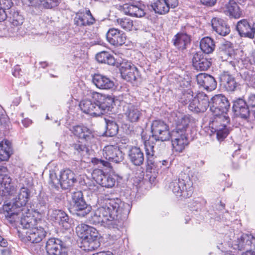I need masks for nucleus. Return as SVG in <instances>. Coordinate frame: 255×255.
<instances>
[{
    "mask_svg": "<svg viewBox=\"0 0 255 255\" xmlns=\"http://www.w3.org/2000/svg\"><path fill=\"white\" fill-rule=\"evenodd\" d=\"M102 204L92 214L90 221L94 224L110 225L112 222L119 220L122 214L128 215L131 209L130 204L117 198H105Z\"/></svg>",
    "mask_w": 255,
    "mask_h": 255,
    "instance_id": "1",
    "label": "nucleus"
},
{
    "mask_svg": "<svg viewBox=\"0 0 255 255\" xmlns=\"http://www.w3.org/2000/svg\"><path fill=\"white\" fill-rule=\"evenodd\" d=\"M30 197V191L26 187H22L16 193L15 197L12 199V203L3 205L5 218L11 222L17 219L20 213L23 214L28 211L26 204Z\"/></svg>",
    "mask_w": 255,
    "mask_h": 255,
    "instance_id": "2",
    "label": "nucleus"
},
{
    "mask_svg": "<svg viewBox=\"0 0 255 255\" xmlns=\"http://www.w3.org/2000/svg\"><path fill=\"white\" fill-rule=\"evenodd\" d=\"M197 179L195 172L191 170L182 171L177 179L171 181L169 188L176 196L188 198L194 192L193 182Z\"/></svg>",
    "mask_w": 255,
    "mask_h": 255,
    "instance_id": "3",
    "label": "nucleus"
},
{
    "mask_svg": "<svg viewBox=\"0 0 255 255\" xmlns=\"http://www.w3.org/2000/svg\"><path fill=\"white\" fill-rule=\"evenodd\" d=\"M255 242V236L252 234H242L238 235L236 237L234 234L231 233L230 235H225L224 237V244L235 250L242 251L247 250L249 251L252 245ZM221 244H223L221 243Z\"/></svg>",
    "mask_w": 255,
    "mask_h": 255,
    "instance_id": "4",
    "label": "nucleus"
},
{
    "mask_svg": "<svg viewBox=\"0 0 255 255\" xmlns=\"http://www.w3.org/2000/svg\"><path fill=\"white\" fill-rule=\"evenodd\" d=\"M229 107V102L223 95H216L210 100V111L214 116L217 117L216 122L225 120L227 123H229V118L225 115L228 111Z\"/></svg>",
    "mask_w": 255,
    "mask_h": 255,
    "instance_id": "5",
    "label": "nucleus"
},
{
    "mask_svg": "<svg viewBox=\"0 0 255 255\" xmlns=\"http://www.w3.org/2000/svg\"><path fill=\"white\" fill-rule=\"evenodd\" d=\"M103 157L108 161L98 158H94L92 162L97 165H102L106 167H111L110 162L119 163L124 159V153L118 146L109 145L104 147L103 149Z\"/></svg>",
    "mask_w": 255,
    "mask_h": 255,
    "instance_id": "6",
    "label": "nucleus"
},
{
    "mask_svg": "<svg viewBox=\"0 0 255 255\" xmlns=\"http://www.w3.org/2000/svg\"><path fill=\"white\" fill-rule=\"evenodd\" d=\"M152 137L156 141H165L170 140L169 126L161 120H155L151 126Z\"/></svg>",
    "mask_w": 255,
    "mask_h": 255,
    "instance_id": "7",
    "label": "nucleus"
},
{
    "mask_svg": "<svg viewBox=\"0 0 255 255\" xmlns=\"http://www.w3.org/2000/svg\"><path fill=\"white\" fill-rule=\"evenodd\" d=\"M72 206L77 216L85 217L92 210V207L85 202L82 192L81 191L75 192L72 198Z\"/></svg>",
    "mask_w": 255,
    "mask_h": 255,
    "instance_id": "8",
    "label": "nucleus"
},
{
    "mask_svg": "<svg viewBox=\"0 0 255 255\" xmlns=\"http://www.w3.org/2000/svg\"><path fill=\"white\" fill-rule=\"evenodd\" d=\"M16 190L11 183V178L9 175L6 167H0V193L3 196L13 195Z\"/></svg>",
    "mask_w": 255,
    "mask_h": 255,
    "instance_id": "9",
    "label": "nucleus"
},
{
    "mask_svg": "<svg viewBox=\"0 0 255 255\" xmlns=\"http://www.w3.org/2000/svg\"><path fill=\"white\" fill-rule=\"evenodd\" d=\"M144 146L145 151L146 170L152 172L157 171L159 169L158 161L154 160V144L150 139L144 142Z\"/></svg>",
    "mask_w": 255,
    "mask_h": 255,
    "instance_id": "10",
    "label": "nucleus"
},
{
    "mask_svg": "<svg viewBox=\"0 0 255 255\" xmlns=\"http://www.w3.org/2000/svg\"><path fill=\"white\" fill-rule=\"evenodd\" d=\"M100 235L98 231L95 228L90 226L85 238L82 240V244L84 250L93 251L96 250L100 246L98 241Z\"/></svg>",
    "mask_w": 255,
    "mask_h": 255,
    "instance_id": "11",
    "label": "nucleus"
},
{
    "mask_svg": "<svg viewBox=\"0 0 255 255\" xmlns=\"http://www.w3.org/2000/svg\"><path fill=\"white\" fill-rule=\"evenodd\" d=\"M92 177L101 186L107 188L114 187L117 181L116 176L114 175L105 174L100 169H95L92 173Z\"/></svg>",
    "mask_w": 255,
    "mask_h": 255,
    "instance_id": "12",
    "label": "nucleus"
},
{
    "mask_svg": "<svg viewBox=\"0 0 255 255\" xmlns=\"http://www.w3.org/2000/svg\"><path fill=\"white\" fill-rule=\"evenodd\" d=\"M120 70L122 78L128 81H135L138 75L137 68L126 60H124L120 64Z\"/></svg>",
    "mask_w": 255,
    "mask_h": 255,
    "instance_id": "13",
    "label": "nucleus"
},
{
    "mask_svg": "<svg viewBox=\"0 0 255 255\" xmlns=\"http://www.w3.org/2000/svg\"><path fill=\"white\" fill-rule=\"evenodd\" d=\"M94 98L97 105L96 108L100 113V116L109 111L114 103V98L109 95L97 93Z\"/></svg>",
    "mask_w": 255,
    "mask_h": 255,
    "instance_id": "14",
    "label": "nucleus"
},
{
    "mask_svg": "<svg viewBox=\"0 0 255 255\" xmlns=\"http://www.w3.org/2000/svg\"><path fill=\"white\" fill-rule=\"evenodd\" d=\"M107 41L112 45L119 46L124 44L127 40L126 33L116 28H111L106 34Z\"/></svg>",
    "mask_w": 255,
    "mask_h": 255,
    "instance_id": "15",
    "label": "nucleus"
},
{
    "mask_svg": "<svg viewBox=\"0 0 255 255\" xmlns=\"http://www.w3.org/2000/svg\"><path fill=\"white\" fill-rule=\"evenodd\" d=\"M170 120L173 123L174 128L186 131L190 123V117L179 112H174L172 114Z\"/></svg>",
    "mask_w": 255,
    "mask_h": 255,
    "instance_id": "16",
    "label": "nucleus"
},
{
    "mask_svg": "<svg viewBox=\"0 0 255 255\" xmlns=\"http://www.w3.org/2000/svg\"><path fill=\"white\" fill-rule=\"evenodd\" d=\"M8 18L12 25L11 28H9L10 32L13 35L21 34L19 31L21 28V26L24 21L23 15L18 11L12 9L9 12Z\"/></svg>",
    "mask_w": 255,
    "mask_h": 255,
    "instance_id": "17",
    "label": "nucleus"
},
{
    "mask_svg": "<svg viewBox=\"0 0 255 255\" xmlns=\"http://www.w3.org/2000/svg\"><path fill=\"white\" fill-rule=\"evenodd\" d=\"M124 111L126 120L131 123L138 122L142 116V110L137 106L131 104L125 106Z\"/></svg>",
    "mask_w": 255,
    "mask_h": 255,
    "instance_id": "18",
    "label": "nucleus"
},
{
    "mask_svg": "<svg viewBox=\"0 0 255 255\" xmlns=\"http://www.w3.org/2000/svg\"><path fill=\"white\" fill-rule=\"evenodd\" d=\"M59 177L61 179V187L64 189L70 188L77 182L75 173L68 168L62 170Z\"/></svg>",
    "mask_w": 255,
    "mask_h": 255,
    "instance_id": "19",
    "label": "nucleus"
},
{
    "mask_svg": "<svg viewBox=\"0 0 255 255\" xmlns=\"http://www.w3.org/2000/svg\"><path fill=\"white\" fill-rule=\"evenodd\" d=\"M196 80L199 86L208 91H212L217 87V82L215 78L206 73H200L197 75Z\"/></svg>",
    "mask_w": 255,
    "mask_h": 255,
    "instance_id": "20",
    "label": "nucleus"
},
{
    "mask_svg": "<svg viewBox=\"0 0 255 255\" xmlns=\"http://www.w3.org/2000/svg\"><path fill=\"white\" fill-rule=\"evenodd\" d=\"M46 234V231L42 227L37 225L26 232L25 238L32 243H38L45 237Z\"/></svg>",
    "mask_w": 255,
    "mask_h": 255,
    "instance_id": "21",
    "label": "nucleus"
},
{
    "mask_svg": "<svg viewBox=\"0 0 255 255\" xmlns=\"http://www.w3.org/2000/svg\"><path fill=\"white\" fill-rule=\"evenodd\" d=\"M92 82L98 88L102 90H111L115 86L114 82L110 78L100 74L93 76Z\"/></svg>",
    "mask_w": 255,
    "mask_h": 255,
    "instance_id": "22",
    "label": "nucleus"
},
{
    "mask_svg": "<svg viewBox=\"0 0 255 255\" xmlns=\"http://www.w3.org/2000/svg\"><path fill=\"white\" fill-rule=\"evenodd\" d=\"M255 24L252 27L246 19H242L238 22L236 28L241 36L253 39L255 36Z\"/></svg>",
    "mask_w": 255,
    "mask_h": 255,
    "instance_id": "23",
    "label": "nucleus"
},
{
    "mask_svg": "<svg viewBox=\"0 0 255 255\" xmlns=\"http://www.w3.org/2000/svg\"><path fill=\"white\" fill-rule=\"evenodd\" d=\"M211 25L213 30L221 36H225L230 32V26L221 18H213L211 20Z\"/></svg>",
    "mask_w": 255,
    "mask_h": 255,
    "instance_id": "24",
    "label": "nucleus"
},
{
    "mask_svg": "<svg viewBox=\"0 0 255 255\" xmlns=\"http://www.w3.org/2000/svg\"><path fill=\"white\" fill-rule=\"evenodd\" d=\"M70 130L75 135L84 139L88 143H91L94 139L92 131L86 127L76 126L73 127Z\"/></svg>",
    "mask_w": 255,
    "mask_h": 255,
    "instance_id": "25",
    "label": "nucleus"
},
{
    "mask_svg": "<svg viewBox=\"0 0 255 255\" xmlns=\"http://www.w3.org/2000/svg\"><path fill=\"white\" fill-rule=\"evenodd\" d=\"M95 19L92 16L89 9H86L85 12H79L74 18L75 24L79 26L93 24Z\"/></svg>",
    "mask_w": 255,
    "mask_h": 255,
    "instance_id": "26",
    "label": "nucleus"
},
{
    "mask_svg": "<svg viewBox=\"0 0 255 255\" xmlns=\"http://www.w3.org/2000/svg\"><path fill=\"white\" fill-rule=\"evenodd\" d=\"M233 109L238 116L244 119H246L249 116L250 111L248 102L242 98H239L234 102Z\"/></svg>",
    "mask_w": 255,
    "mask_h": 255,
    "instance_id": "27",
    "label": "nucleus"
},
{
    "mask_svg": "<svg viewBox=\"0 0 255 255\" xmlns=\"http://www.w3.org/2000/svg\"><path fill=\"white\" fill-rule=\"evenodd\" d=\"M19 218H20V225L24 229L29 230L30 229L38 225L37 220L34 217V216L31 215L29 209L26 213L23 212V214H22L20 213L18 215L17 219L10 222L12 223L15 222L19 220Z\"/></svg>",
    "mask_w": 255,
    "mask_h": 255,
    "instance_id": "28",
    "label": "nucleus"
},
{
    "mask_svg": "<svg viewBox=\"0 0 255 255\" xmlns=\"http://www.w3.org/2000/svg\"><path fill=\"white\" fill-rule=\"evenodd\" d=\"M62 242L57 238H50L46 242V250L49 255H61L65 254L61 252Z\"/></svg>",
    "mask_w": 255,
    "mask_h": 255,
    "instance_id": "29",
    "label": "nucleus"
},
{
    "mask_svg": "<svg viewBox=\"0 0 255 255\" xmlns=\"http://www.w3.org/2000/svg\"><path fill=\"white\" fill-rule=\"evenodd\" d=\"M193 66L198 70H207L211 66V61L206 57H204L201 53H196L192 59Z\"/></svg>",
    "mask_w": 255,
    "mask_h": 255,
    "instance_id": "30",
    "label": "nucleus"
},
{
    "mask_svg": "<svg viewBox=\"0 0 255 255\" xmlns=\"http://www.w3.org/2000/svg\"><path fill=\"white\" fill-rule=\"evenodd\" d=\"M128 157L130 162L135 166H140L143 163L144 156L139 147H132L128 151Z\"/></svg>",
    "mask_w": 255,
    "mask_h": 255,
    "instance_id": "31",
    "label": "nucleus"
},
{
    "mask_svg": "<svg viewBox=\"0 0 255 255\" xmlns=\"http://www.w3.org/2000/svg\"><path fill=\"white\" fill-rule=\"evenodd\" d=\"M79 107L81 110L86 114L95 117L100 116V113L98 112V109L96 108L97 107L96 101L92 102L90 99H84L80 103Z\"/></svg>",
    "mask_w": 255,
    "mask_h": 255,
    "instance_id": "32",
    "label": "nucleus"
},
{
    "mask_svg": "<svg viewBox=\"0 0 255 255\" xmlns=\"http://www.w3.org/2000/svg\"><path fill=\"white\" fill-rule=\"evenodd\" d=\"M173 45L179 50H184L190 44V36L185 33H178L172 39Z\"/></svg>",
    "mask_w": 255,
    "mask_h": 255,
    "instance_id": "33",
    "label": "nucleus"
},
{
    "mask_svg": "<svg viewBox=\"0 0 255 255\" xmlns=\"http://www.w3.org/2000/svg\"><path fill=\"white\" fill-rule=\"evenodd\" d=\"M221 85L228 91H234L237 87V83L234 77L228 72H224L220 76Z\"/></svg>",
    "mask_w": 255,
    "mask_h": 255,
    "instance_id": "34",
    "label": "nucleus"
},
{
    "mask_svg": "<svg viewBox=\"0 0 255 255\" xmlns=\"http://www.w3.org/2000/svg\"><path fill=\"white\" fill-rule=\"evenodd\" d=\"M224 12L226 14L235 18H239L242 14L238 4L234 0H230L225 4Z\"/></svg>",
    "mask_w": 255,
    "mask_h": 255,
    "instance_id": "35",
    "label": "nucleus"
},
{
    "mask_svg": "<svg viewBox=\"0 0 255 255\" xmlns=\"http://www.w3.org/2000/svg\"><path fill=\"white\" fill-rule=\"evenodd\" d=\"M124 9L126 14L131 16L141 17L145 14L141 5L139 4H125Z\"/></svg>",
    "mask_w": 255,
    "mask_h": 255,
    "instance_id": "36",
    "label": "nucleus"
},
{
    "mask_svg": "<svg viewBox=\"0 0 255 255\" xmlns=\"http://www.w3.org/2000/svg\"><path fill=\"white\" fill-rule=\"evenodd\" d=\"M29 5L51 9L58 5L59 0H27Z\"/></svg>",
    "mask_w": 255,
    "mask_h": 255,
    "instance_id": "37",
    "label": "nucleus"
},
{
    "mask_svg": "<svg viewBox=\"0 0 255 255\" xmlns=\"http://www.w3.org/2000/svg\"><path fill=\"white\" fill-rule=\"evenodd\" d=\"M186 100L189 102V109L190 110L198 112V104L199 99L198 98V94L195 96L193 95V92L191 90L188 89L184 94Z\"/></svg>",
    "mask_w": 255,
    "mask_h": 255,
    "instance_id": "38",
    "label": "nucleus"
},
{
    "mask_svg": "<svg viewBox=\"0 0 255 255\" xmlns=\"http://www.w3.org/2000/svg\"><path fill=\"white\" fill-rule=\"evenodd\" d=\"M50 217L55 220V222L58 223L63 226L68 223L69 217L67 214L61 210L55 209L52 211L50 213Z\"/></svg>",
    "mask_w": 255,
    "mask_h": 255,
    "instance_id": "39",
    "label": "nucleus"
},
{
    "mask_svg": "<svg viewBox=\"0 0 255 255\" xmlns=\"http://www.w3.org/2000/svg\"><path fill=\"white\" fill-rule=\"evenodd\" d=\"M221 121L216 122V119L213 121L212 126H215V132H216L217 137L218 140H222L228 135L229 131V130L226 128V124H227L225 120L224 123L220 126H218L217 124Z\"/></svg>",
    "mask_w": 255,
    "mask_h": 255,
    "instance_id": "40",
    "label": "nucleus"
},
{
    "mask_svg": "<svg viewBox=\"0 0 255 255\" xmlns=\"http://www.w3.org/2000/svg\"><path fill=\"white\" fill-rule=\"evenodd\" d=\"M200 46L204 53L209 54L214 51L215 45L213 39L209 37H206L201 39Z\"/></svg>",
    "mask_w": 255,
    "mask_h": 255,
    "instance_id": "41",
    "label": "nucleus"
},
{
    "mask_svg": "<svg viewBox=\"0 0 255 255\" xmlns=\"http://www.w3.org/2000/svg\"><path fill=\"white\" fill-rule=\"evenodd\" d=\"M10 143L8 140L0 142V161H6L9 158L11 152Z\"/></svg>",
    "mask_w": 255,
    "mask_h": 255,
    "instance_id": "42",
    "label": "nucleus"
},
{
    "mask_svg": "<svg viewBox=\"0 0 255 255\" xmlns=\"http://www.w3.org/2000/svg\"><path fill=\"white\" fill-rule=\"evenodd\" d=\"M166 2L165 0H157L151 4V7L156 13L165 14L169 11Z\"/></svg>",
    "mask_w": 255,
    "mask_h": 255,
    "instance_id": "43",
    "label": "nucleus"
},
{
    "mask_svg": "<svg viewBox=\"0 0 255 255\" xmlns=\"http://www.w3.org/2000/svg\"><path fill=\"white\" fill-rule=\"evenodd\" d=\"M96 58L100 63H107L111 65H114L115 63L114 57L108 52L103 51L98 53Z\"/></svg>",
    "mask_w": 255,
    "mask_h": 255,
    "instance_id": "44",
    "label": "nucleus"
},
{
    "mask_svg": "<svg viewBox=\"0 0 255 255\" xmlns=\"http://www.w3.org/2000/svg\"><path fill=\"white\" fill-rule=\"evenodd\" d=\"M106 130L105 134L107 136L112 137L116 135L118 132L119 127L117 123L110 120L105 119Z\"/></svg>",
    "mask_w": 255,
    "mask_h": 255,
    "instance_id": "45",
    "label": "nucleus"
},
{
    "mask_svg": "<svg viewBox=\"0 0 255 255\" xmlns=\"http://www.w3.org/2000/svg\"><path fill=\"white\" fill-rule=\"evenodd\" d=\"M198 98L199 99L198 104V112H204L208 107L210 108V101L208 97L203 92L198 93Z\"/></svg>",
    "mask_w": 255,
    "mask_h": 255,
    "instance_id": "46",
    "label": "nucleus"
},
{
    "mask_svg": "<svg viewBox=\"0 0 255 255\" xmlns=\"http://www.w3.org/2000/svg\"><path fill=\"white\" fill-rule=\"evenodd\" d=\"M173 149L176 152H182L189 143L188 139H171Z\"/></svg>",
    "mask_w": 255,
    "mask_h": 255,
    "instance_id": "47",
    "label": "nucleus"
},
{
    "mask_svg": "<svg viewBox=\"0 0 255 255\" xmlns=\"http://www.w3.org/2000/svg\"><path fill=\"white\" fill-rule=\"evenodd\" d=\"M116 23L126 31L132 30L133 27V21L127 17L117 19Z\"/></svg>",
    "mask_w": 255,
    "mask_h": 255,
    "instance_id": "48",
    "label": "nucleus"
},
{
    "mask_svg": "<svg viewBox=\"0 0 255 255\" xmlns=\"http://www.w3.org/2000/svg\"><path fill=\"white\" fill-rule=\"evenodd\" d=\"M48 183L54 188H58L59 186L61 187L60 177H57L56 173L54 170H50Z\"/></svg>",
    "mask_w": 255,
    "mask_h": 255,
    "instance_id": "49",
    "label": "nucleus"
},
{
    "mask_svg": "<svg viewBox=\"0 0 255 255\" xmlns=\"http://www.w3.org/2000/svg\"><path fill=\"white\" fill-rule=\"evenodd\" d=\"M170 139H188L186 131L173 128L170 132Z\"/></svg>",
    "mask_w": 255,
    "mask_h": 255,
    "instance_id": "50",
    "label": "nucleus"
},
{
    "mask_svg": "<svg viewBox=\"0 0 255 255\" xmlns=\"http://www.w3.org/2000/svg\"><path fill=\"white\" fill-rule=\"evenodd\" d=\"M90 226L82 223L79 224L76 228V232L79 238L83 239L85 238V236L88 233V230L89 229Z\"/></svg>",
    "mask_w": 255,
    "mask_h": 255,
    "instance_id": "51",
    "label": "nucleus"
},
{
    "mask_svg": "<svg viewBox=\"0 0 255 255\" xmlns=\"http://www.w3.org/2000/svg\"><path fill=\"white\" fill-rule=\"evenodd\" d=\"M245 81L249 86L255 88V73L253 72H248L245 77Z\"/></svg>",
    "mask_w": 255,
    "mask_h": 255,
    "instance_id": "52",
    "label": "nucleus"
},
{
    "mask_svg": "<svg viewBox=\"0 0 255 255\" xmlns=\"http://www.w3.org/2000/svg\"><path fill=\"white\" fill-rule=\"evenodd\" d=\"M247 102L249 108H252L255 114V94H252L250 95Z\"/></svg>",
    "mask_w": 255,
    "mask_h": 255,
    "instance_id": "53",
    "label": "nucleus"
},
{
    "mask_svg": "<svg viewBox=\"0 0 255 255\" xmlns=\"http://www.w3.org/2000/svg\"><path fill=\"white\" fill-rule=\"evenodd\" d=\"M72 147L78 153H81L87 151V148L86 146L80 143L79 142L73 144Z\"/></svg>",
    "mask_w": 255,
    "mask_h": 255,
    "instance_id": "54",
    "label": "nucleus"
},
{
    "mask_svg": "<svg viewBox=\"0 0 255 255\" xmlns=\"http://www.w3.org/2000/svg\"><path fill=\"white\" fill-rule=\"evenodd\" d=\"M12 5L11 0H0V6L4 9H9Z\"/></svg>",
    "mask_w": 255,
    "mask_h": 255,
    "instance_id": "55",
    "label": "nucleus"
},
{
    "mask_svg": "<svg viewBox=\"0 0 255 255\" xmlns=\"http://www.w3.org/2000/svg\"><path fill=\"white\" fill-rule=\"evenodd\" d=\"M89 190L93 193H97L99 190L101 189V187L94 183L90 184L88 186Z\"/></svg>",
    "mask_w": 255,
    "mask_h": 255,
    "instance_id": "56",
    "label": "nucleus"
},
{
    "mask_svg": "<svg viewBox=\"0 0 255 255\" xmlns=\"http://www.w3.org/2000/svg\"><path fill=\"white\" fill-rule=\"evenodd\" d=\"M166 2H167V4L168 6L169 9L171 8H174L176 7L178 4V0H165Z\"/></svg>",
    "mask_w": 255,
    "mask_h": 255,
    "instance_id": "57",
    "label": "nucleus"
},
{
    "mask_svg": "<svg viewBox=\"0 0 255 255\" xmlns=\"http://www.w3.org/2000/svg\"><path fill=\"white\" fill-rule=\"evenodd\" d=\"M217 0H200L201 3L208 6H212L215 5Z\"/></svg>",
    "mask_w": 255,
    "mask_h": 255,
    "instance_id": "58",
    "label": "nucleus"
},
{
    "mask_svg": "<svg viewBox=\"0 0 255 255\" xmlns=\"http://www.w3.org/2000/svg\"><path fill=\"white\" fill-rule=\"evenodd\" d=\"M7 17L5 9L0 6V22L4 21Z\"/></svg>",
    "mask_w": 255,
    "mask_h": 255,
    "instance_id": "59",
    "label": "nucleus"
},
{
    "mask_svg": "<svg viewBox=\"0 0 255 255\" xmlns=\"http://www.w3.org/2000/svg\"><path fill=\"white\" fill-rule=\"evenodd\" d=\"M158 163L159 167H161L163 166L165 168L168 167V162L167 160H164L162 161H158Z\"/></svg>",
    "mask_w": 255,
    "mask_h": 255,
    "instance_id": "60",
    "label": "nucleus"
},
{
    "mask_svg": "<svg viewBox=\"0 0 255 255\" xmlns=\"http://www.w3.org/2000/svg\"><path fill=\"white\" fill-rule=\"evenodd\" d=\"M22 123L25 127H28L32 123V121L28 119H25L22 121Z\"/></svg>",
    "mask_w": 255,
    "mask_h": 255,
    "instance_id": "61",
    "label": "nucleus"
},
{
    "mask_svg": "<svg viewBox=\"0 0 255 255\" xmlns=\"http://www.w3.org/2000/svg\"><path fill=\"white\" fill-rule=\"evenodd\" d=\"M250 61L251 64L255 65V51L252 52L250 58Z\"/></svg>",
    "mask_w": 255,
    "mask_h": 255,
    "instance_id": "62",
    "label": "nucleus"
},
{
    "mask_svg": "<svg viewBox=\"0 0 255 255\" xmlns=\"http://www.w3.org/2000/svg\"><path fill=\"white\" fill-rule=\"evenodd\" d=\"M0 110L1 111V108H0ZM6 119V118L5 117V116L3 114L0 115V123L1 124H2Z\"/></svg>",
    "mask_w": 255,
    "mask_h": 255,
    "instance_id": "63",
    "label": "nucleus"
},
{
    "mask_svg": "<svg viewBox=\"0 0 255 255\" xmlns=\"http://www.w3.org/2000/svg\"><path fill=\"white\" fill-rule=\"evenodd\" d=\"M6 244V243L5 242V240L1 236H0V246L1 247H5Z\"/></svg>",
    "mask_w": 255,
    "mask_h": 255,
    "instance_id": "64",
    "label": "nucleus"
}]
</instances>
